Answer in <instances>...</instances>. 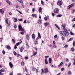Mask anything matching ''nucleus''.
Masks as SVG:
<instances>
[{
    "label": "nucleus",
    "mask_w": 75,
    "mask_h": 75,
    "mask_svg": "<svg viewBox=\"0 0 75 75\" xmlns=\"http://www.w3.org/2000/svg\"><path fill=\"white\" fill-rule=\"evenodd\" d=\"M35 45H37L38 44V42L37 41H35Z\"/></svg>",
    "instance_id": "c03bdc74"
},
{
    "label": "nucleus",
    "mask_w": 75,
    "mask_h": 75,
    "mask_svg": "<svg viewBox=\"0 0 75 75\" xmlns=\"http://www.w3.org/2000/svg\"><path fill=\"white\" fill-rule=\"evenodd\" d=\"M37 54V52H34V53H33V55L35 56V55H36Z\"/></svg>",
    "instance_id": "cd10ccee"
},
{
    "label": "nucleus",
    "mask_w": 75,
    "mask_h": 75,
    "mask_svg": "<svg viewBox=\"0 0 75 75\" xmlns=\"http://www.w3.org/2000/svg\"><path fill=\"white\" fill-rule=\"evenodd\" d=\"M73 46H74L75 45V41H74L73 43Z\"/></svg>",
    "instance_id": "603ef678"
},
{
    "label": "nucleus",
    "mask_w": 75,
    "mask_h": 75,
    "mask_svg": "<svg viewBox=\"0 0 75 75\" xmlns=\"http://www.w3.org/2000/svg\"><path fill=\"white\" fill-rule=\"evenodd\" d=\"M70 35H74V34L72 32H70Z\"/></svg>",
    "instance_id": "58836bf2"
},
{
    "label": "nucleus",
    "mask_w": 75,
    "mask_h": 75,
    "mask_svg": "<svg viewBox=\"0 0 75 75\" xmlns=\"http://www.w3.org/2000/svg\"><path fill=\"white\" fill-rule=\"evenodd\" d=\"M72 13H74V12L75 11V10L73 9V10H72Z\"/></svg>",
    "instance_id": "4d7b16f0"
},
{
    "label": "nucleus",
    "mask_w": 75,
    "mask_h": 75,
    "mask_svg": "<svg viewBox=\"0 0 75 75\" xmlns=\"http://www.w3.org/2000/svg\"><path fill=\"white\" fill-rule=\"evenodd\" d=\"M2 9H0V13H1V14H3V13H4V11L2 10Z\"/></svg>",
    "instance_id": "f3484780"
},
{
    "label": "nucleus",
    "mask_w": 75,
    "mask_h": 75,
    "mask_svg": "<svg viewBox=\"0 0 75 75\" xmlns=\"http://www.w3.org/2000/svg\"><path fill=\"white\" fill-rule=\"evenodd\" d=\"M59 11V10L58 9V8H56L54 10V13H55V14H57V13H58Z\"/></svg>",
    "instance_id": "39448f33"
},
{
    "label": "nucleus",
    "mask_w": 75,
    "mask_h": 75,
    "mask_svg": "<svg viewBox=\"0 0 75 75\" xmlns=\"http://www.w3.org/2000/svg\"><path fill=\"white\" fill-rule=\"evenodd\" d=\"M6 48L8 50H11V47L10 46H7Z\"/></svg>",
    "instance_id": "a878e982"
},
{
    "label": "nucleus",
    "mask_w": 75,
    "mask_h": 75,
    "mask_svg": "<svg viewBox=\"0 0 75 75\" xmlns=\"http://www.w3.org/2000/svg\"><path fill=\"white\" fill-rule=\"evenodd\" d=\"M66 61L67 62H68L69 61V59H68L66 58Z\"/></svg>",
    "instance_id": "f704fd0d"
},
{
    "label": "nucleus",
    "mask_w": 75,
    "mask_h": 75,
    "mask_svg": "<svg viewBox=\"0 0 75 75\" xmlns=\"http://www.w3.org/2000/svg\"><path fill=\"white\" fill-rule=\"evenodd\" d=\"M21 34L22 35H24V32H21Z\"/></svg>",
    "instance_id": "e2e57ef3"
},
{
    "label": "nucleus",
    "mask_w": 75,
    "mask_h": 75,
    "mask_svg": "<svg viewBox=\"0 0 75 75\" xmlns=\"http://www.w3.org/2000/svg\"><path fill=\"white\" fill-rule=\"evenodd\" d=\"M73 40V38H70L69 40H68V42H69V41H72Z\"/></svg>",
    "instance_id": "7c9ffc66"
},
{
    "label": "nucleus",
    "mask_w": 75,
    "mask_h": 75,
    "mask_svg": "<svg viewBox=\"0 0 75 75\" xmlns=\"http://www.w3.org/2000/svg\"><path fill=\"white\" fill-rule=\"evenodd\" d=\"M54 25H55V26H56V28H58L59 30H61L60 28H59V26H58V25L57 24H54Z\"/></svg>",
    "instance_id": "9d476101"
},
{
    "label": "nucleus",
    "mask_w": 75,
    "mask_h": 75,
    "mask_svg": "<svg viewBox=\"0 0 75 75\" xmlns=\"http://www.w3.org/2000/svg\"><path fill=\"white\" fill-rule=\"evenodd\" d=\"M14 22H17V18H15L14 19Z\"/></svg>",
    "instance_id": "2f4dec72"
},
{
    "label": "nucleus",
    "mask_w": 75,
    "mask_h": 75,
    "mask_svg": "<svg viewBox=\"0 0 75 75\" xmlns=\"http://www.w3.org/2000/svg\"><path fill=\"white\" fill-rule=\"evenodd\" d=\"M9 15H10V16H11V15H12V13L11 12H9Z\"/></svg>",
    "instance_id": "864d4df0"
},
{
    "label": "nucleus",
    "mask_w": 75,
    "mask_h": 75,
    "mask_svg": "<svg viewBox=\"0 0 75 75\" xmlns=\"http://www.w3.org/2000/svg\"><path fill=\"white\" fill-rule=\"evenodd\" d=\"M60 33L63 36H64V37H66V35L64 31H61L60 32Z\"/></svg>",
    "instance_id": "20e7f679"
},
{
    "label": "nucleus",
    "mask_w": 75,
    "mask_h": 75,
    "mask_svg": "<svg viewBox=\"0 0 75 75\" xmlns=\"http://www.w3.org/2000/svg\"><path fill=\"white\" fill-rule=\"evenodd\" d=\"M42 11V8L41 7L40 8L39 10V13L41 12Z\"/></svg>",
    "instance_id": "c756f323"
},
{
    "label": "nucleus",
    "mask_w": 75,
    "mask_h": 75,
    "mask_svg": "<svg viewBox=\"0 0 75 75\" xmlns=\"http://www.w3.org/2000/svg\"><path fill=\"white\" fill-rule=\"evenodd\" d=\"M74 4H75V3H73L72 4H71V5H70L67 7V9L68 10H69L70 8H72V7H73L74 6Z\"/></svg>",
    "instance_id": "f03ea898"
},
{
    "label": "nucleus",
    "mask_w": 75,
    "mask_h": 75,
    "mask_svg": "<svg viewBox=\"0 0 75 75\" xmlns=\"http://www.w3.org/2000/svg\"><path fill=\"white\" fill-rule=\"evenodd\" d=\"M66 25L65 24V23H63L62 24V27L63 29H65V28Z\"/></svg>",
    "instance_id": "4468645a"
},
{
    "label": "nucleus",
    "mask_w": 75,
    "mask_h": 75,
    "mask_svg": "<svg viewBox=\"0 0 75 75\" xmlns=\"http://www.w3.org/2000/svg\"><path fill=\"white\" fill-rule=\"evenodd\" d=\"M5 53H6V52H5V51H4V50H3L2 51L3 54L4 55V54H5Z\"/></svg>",
    "instance_id": "8fccbe9b"
},
{
    "label": "nucleus",
    "mask_w": 75,
    "mask_h": 75,
    "mask_svg": "<svg viewBox=\"0 0 75 75\" xmlns=\"http://www.w3.org/2000/svg\"><path fill=\"white\" fill-rule=\"evenodd\" d=\"M57 17H62V15L60 14L57 15Z\"/></svg>",
    "instance_id": "c85d7f7f"
},
{
    "label": "nucleus",
    "mask_w": 75,
    "mask_h": 75,
    "mask_svg": "<svg viewBox=\"0 0 75 75\" xmlns=\"http://www.w3.org/2000/svg\"><path fill=\"white\" fill-rule=\"evenodd\" d=\"M41 20H38V24H41Z\"/></svg>",
    "instance_id": "b1692460"
},
{
    "label": "nucleus",
    "mask_w": 75,
    "mask_h": 75,
    "mask_svg": "<svg viewBox=\"0 0 75 75\" xmlns=\"http://www.w3.org/2000/svg\"><path fill=\"white\" fill-rule=\"evenodd\" d=\"M41 3L42 6H44V2L42 1H41Z\"/></svg>",
    "instance_id": "4c0bfd02"
},
{
    "label": "nucleus",
    "mask_w": 75,
    "mask_h": 75,
    "mask_svg": "<svg viewBox=\"0 0 75 75\" xmlns=\"http://www.w3.org/2000/svg\"><path fill=\"white\" fill-rule=\"evenodd\" d=\"M38 37L39 38H41V35L40 34V33H39V32H38Z\"/></svg>",
    "instance_id": "dca6fc26"
},
{
    "label": "nucleus",
    "mask_w": 75,
    "mask_h": 75,
    "mask_svg": "<svg viewBox=\"0 0 75 75\" xmlns=\"http://www.w3.org/2000/svg\"><path fill=\"white\" fill-rule=\"evenodd\" d=\"M32 16L35 18L37 17V15L36 14H33L32 15Z\"/></svg>",
    "instance_id": "2eb2a0df"
},
{
    "label": "nucleus",
    "mask_w": 75,
    "mask_h": 75,
    "mask_svg": "<svg viewBox=\"0 0 75 75\" xmlns=\"http://www.w3.org/2000/svg\"><path fill=\"white\" fill-rule=\"evenodd\" d=\"M16 7L17 8H19V9H20V8H21V7L20 6H17V5L16 6Z\"/></svg>",
    "instance_id": "bb28decb"
},
{
    "label": "nucleus",
    "mask_w": 75,
    "mask_h": 75,
    "mask_svg": "<svg viewBox=\"0 0 75 75\" xmlns=\"http://www.w3.org/2000/svg\"><path fill=\"white\" fill-rule=\"evenodd\" d=\"M17 46L15 45L14 47V49H17Z\"/></svg>",
    "instance_id": "052dcab7"
},
{
    "label": "nucleus",
    "mask_w": 75,
    "mask_h": 75,
    "mask_svg": "<svg viewBox=\"0 0 75 75\" xmlns=\"http://www.w3.org/2000/svg\"><path fill=\"white\" fill-rule=\"evenodd\" d=\"M61 71H64V68H62L61 69Z\"/></svg>",
    "instance_id": "bf43d9fd"
},
{
    "label": "nucleus",
    "mask_w": 75,
    "mask_h": 75,
    "mask_svg": "<svg viewBox=\"0 0 75 75\" xmlns=\"http://www.w3.org/2000/svg\"><path fill=\"white\" fill-rule=\"evenodd\" d=\"M26 22H27V21L26 20H25V21L23 22L24 24H25L26 23Z\"/></svg>",
    "instance_id": "13d9d810"
},
{
    "label": "nucleus",
    "mask_w": 75,
    "mask_h": 75,
    "mask_svg": "<svg viewBox=\"0 0 75 75\" xmlns=\"http://www.w3.org/2000/svg\"><path fill=\"white\" fill-rule=\"evenodd\" d=\"M49 63H50V64H51V62H52L51 59V58H49Z\"/></svg>",
    "instance_id": "393cba45"
},
{
    "label": "nucleus",
    "mask_w": 75,
    "mask_h": 75,
    "mask_svg": "<svg viewBox=\"0 0 75 75\" xmlns=\"http://www.w3.org/2000/svg\"><path fill=\"white\" fill-rule=\"evenodd\" d=\"M12 42H13V43H15V40H14V39H12Z\"/></svg>",
    "instance_id": "49530a36"
},
{
    "label": "nucleus",
    "mask_w": 75,
    "mask_h": 75,
    "mask_svg": "<svg viewBox=\"0 0 75 75\" xmlns=\"http://www.w3.org/2000/svg\"><path fill=\"white\" fill-rule=\"evenodd\" d=\"M48 57H49V56H45V59H47V58H48Z\"/></svg>",
    "instance_id": "680f3d73"
},
{
    "label": "nucleus",
    "mask_w": 75,
    "mask_h": 75,
    "mask_svg": "<svg viewBox=\"0 0 75 75\" xmlns=\"http://www.w3.org/2000/svg\"><path fill=\"white\" fill-rule=\"evenodd\" d=\"M9 65L11 68H13V64L11 63V62H10L9 63Z\"/></svg>",
    "instance_id": "6e6552de"
},
{
    "label": "nucleus",
    "mask_w": 75,
    "mask_h": 75,
    "mask_svg": "<svg viewBox=\"0 0 75 75\" xmlns=\"http://www.w3.org/2000/svg\"><path fill=\"white\" fill-rule=\"evenodd\" d=\"M9 75H13V72H12L10 73Z\"/></svg>",
    "instance_id": "774afa93"
},
{
    "label": "nucleus",
    "mask_w": 75,
    "mask_h": 75,
    "mask_svg": "<svg viewBox=\"0 0 75 75\" xmlns=\"http://www.w3.org/2000/svg\"><path fill=\"white\" fill-rule=\"evenodd\" d=\"M45 63L46 64H48V61L47 60V59H45Z\"/></svg>",
    "instance_id": "6ab92c4d"
},
{
    "label": "nucleus",
    "mask_w": 75,
    "mask_h": 75,
    "mask_svg": "<svg viewBox=\"0 0 75 75\" xmlns=\"http://www.w3.org/2000/svg\"><path fill=\"white\" fill-rule=\"evenodd\" d=\"M13 54L14 55H17V53L16 52H15V51H13Z\"/></svg>",
    "instance_id": "e433bc0d"
},
{
    "label": "nucleus",
    "mask_w": 75,
    "mask_h": 75,
    "mask_svg": "<svg viewBox=\"0 0 75 75\" xmlns=\"http://www.w3.org/2000/svg\"><path fill=\"white\" fill-rule=\"evenodd\" d=\"M19 3H21V4H23V3L22 0H19Z\"/></svg>",
    "instance_id": "473e14b6"
},
{
    "label": "nucleus",
    "mask_w": 75,
    "mask_h": 75,
    "mask_svg": "<svg viewBox=\"0 0 75 75\" xmlns=\"http://www.w3.org/2000/svg\"><path fill=\"white\" fill-rule=\"evenodd\" d=\"M18 27L19 31H24V29L22 28L21 25H19Z\"/></svg>",
    "instance_id": "7ed1b4c3"
},
{
    "label": "nucleus",
    "mask_w": 75,
    "mask_h": 75,
    "mask_svg": "<svg viewBox=\"0 0 75 75\" xmlns=\"http://www.w3.org/2000/svg\"><path fill=\"white\" fill-rule=\"evenodd\" d=\"M58 3L59 4V5L57 3V5H59V6H61V5H62V2H61V1H58Z\"/></svg>",
    "instance_id": "1a4fd4ad"
},
{
    "label": "nucleus",
    "mask_w": 75,
    "mask_h": 75,
    "mask_svg": "<svg viewBox=\"0 0 75 75\" xmlns=\"http://www.w3.org/2000/svg\"><path fill=\"white\" fill-rule=\"evenodd\" d=\"M71 51H72V52H74L75 51V48L74 47H72L71 48Z\"/></svg>",
    "instance_id": "a211bd4d"
},
{
    "label": "nucleus",
    "mask_w": 75,
    "mask_h": 75,
    "mask_svg": "<svg viewBox=\"0 0 75 75\" xmlns=\"http://www.w3.org/2000/svg\"><path fill=\"white\" fill-rule=\"evenodd\" d=\"M20 42H18L16 44V46H18L19 45H20Z\"/></svg>",
    "instance_id": "c9c22d12"
},
{
    "label": "nucleus",
    "mask_w": 75,
    "mask_h": 75,
    "mask_svg": "<svg viewBox=\"0 0 75 75\" xmlns=\"http://www.w3.org/2000/svg\"><path fill=\"white\" fill-rule=\"evenodd\" d=\"M71 71H69L68 72V74H71Z\"/></svg>",
    "instance_id": "338daca9"
},
{
    "label": "nucleus",
    "mask_w": 75,
    "mask_h": 75,
    "mask_svg": "<svg viewBox=\"0 0 75 75\" xmlns=\"http://www.w3.org/2000/svg\"><path fill=\"white\" fill-rule=\"evenodd\" d=\"M5 21L6 22V24H8V19L6 18L5 20Z\"/></svg>",
    "instance_id": "aec40b11"
},
{
    "label": "nucleus",
    "mask_w": 75,
    "mask_h": 75,
    "mask_svg": "<svg viewBox=\"0 0 75 75\" xmlns=\"http://www.w3.org/2000/svg\"><path fill=\"white\" fill-rule=\"evenodd\" d=\"M21 8H24V5L23 4H21Z\"/></svg>",
    "instance_id": "a19ab883"
},
{
    "label": "nucleus",
    "mask_w": 75,
    "mask_h": 75,
    "mask_svg": "<svg viewBox=\"0 0 75 75\" xmlns=\"http://www.w3.org/2000/svg\"><path fill=\"white\" fill-rule=\"evenodd\" d=\"M71 65V63H69V65L68 66V67H70Z\"/></svg>",
    "instance_id": "37998d69"
},
{
    "label": "nucleus",
    "mask_w": 75,
    "mask_h": 75,
    "mask_svg": "<svg viewBox=\"0 0 75 75\" xmlns=\"http://www.w3.org/2000/svg\"><path fill=\"white\" fill-rule=\"evenodd\" d=\"M57 37H58L57 35H56L54 36V37L55 38H57Z\"/></svg>",
    "instance_id": "69168bd1"
},
{
    "label": "nucleus",
    "mask_w": 75,
    "mask_h": 75,
    "mask_svg": "<svg viewBox=\"0 0 75 75\" xmlns=\"http://www.w3.org/2000/svg\"><path fill=\"white\" fill-rule=\"evenodd\" d=\"M23 50H24V48H23V47H21L20 49V51L21 52L23 51Z\"/></svg>",
    "instance_id": "4be33fe9"
},
{
    "label": "nucleus",
    "mask_w": 75,
    "mask_h": 75,
    "mask_svg": "<svg viewBox=\"0 0 75 75\" xmlns=\"http://www.w3.org/2000/svg\"><path fill=\"white\" fill-rule=\"evenodd\" d=\"M63 64V62H61L60 64H59L58 66V67H61V66H62V64Z\"/></svg>",
    "instance_id": "5701e85b"
},
{
    "label": "nucleus",
    "mask_w": 75,
    "mask_h": 75,
    "mask_svg": "<svg viewBox=\"0 0 75 75\" xmlns=\"http://www.w3.org/2000/svg\"><path fill=\"white\" fill-rule=\"evenodd\" d=\"M4 69H2L1 70H0V71H1V72H4Z\"/></svg>",
    "instance_id": "72a5a7b5"
},
{
    "label": "nucleus",
    "mask_w": 75,
    "mask_h": 75,
    "mask_svg": "<svg viewBox=\"0 0 75 75\" xmlns=\"http://www.w3.org/2000/svg\"><path fill=\"white\" fill-rule=\"evenodd\" d=\"M68 45H65V46H64V48H67V47H68Z\"/></svg>",
    "instance_id": "5fc2aeb1"
},
{
    "label": "nucleus",
    "mask_w": 75,
    "mask_h": 75,
    "mask_svg": "<svg viewBox=\"0 0 75 75\" xmlns=\"http://www.w3.org/2000/svg\"><path fill=\"white\" fill-rule=\"evenodd\" d=\"M38 68H39L38 67L37 69H36V73H37V72H38Z\"/></svg>",
    "instance_id": "09e8293b"
},
{
    "label": "nucleus",
    "mask_w": 75,
    "mask_h": 75,
    "mask_svg": "<svg viewBox=\"0 0 75 75\" xmlns=\"http://www.w3.org/2000/svg\"><path fill=\"white\" fill-rule=\"evenodd\" d=\"M64 29V32L65 34L66 37H67V36H68V35H69V33L67 29L65 28Z\"/></svg>",
    "instance_id": "f257e3e1"
},
{
    "label": "nucleus",
    "mask_w": 75,
    "mask_h": 75,
    "mask_svg": "<svg viewBox=\"0 0 75 75\" xmlns=\"http://www.w3.org/2000/svg\"><path fill=\"white\" fill-rule=\"evenodd\" d=\"M32 37L34 40H35V35L34 34H33L32 35Z\"/></svg>",
    "instance_id": "f8f14e48"
},
{
    "label": "nucleus",
    "mask_w": 75,
    "mask_h": 75,
    "mask_svg": "<svg viewBox=\"0 0 75 75\" xmlns=\"http://www.w3.org/2000/svg\"><path fill=\"white\" fill-rule=\"evenodd\" d=\"M6 2L9 5H10V6L12 5V4L11 2H10V1L8 0H6Z\"/></svg>",
    "instance_id": "0eeeda50"
},
{
    "label": "nucleus",
    "mask_w": 75,
    "mask_h": 75,
    "mask_svg": "<svg viewBox=\"0 0 75 75\" xmlns=\"http://www.w3.org/2000/svg\"><path fill=\"white\" fill-rule=\"evenodd\" d=\"M26 46L27 48H29V46L28 45V43H26Z\"/></svg>",
    "instance_id": "3c124183"
},
{
    "label": "nucleus",
    "mask_w": 75,
    "mask_h": 75,
    "mask_svg": "<svg viewBox=\"0 0 75 75\" xmlns=\"http://www.w3.org/2000/svg\"><path fill=\"white\" fill-rule=\"evenodd\" d=\"M48 71V69L47 68H45L44 69V72L45 74H47Z\"/></svg>",
    "instance_id": "423d86ee"
},
{
    "label": "nucleus",
    "mask_w": 75,
    "mask_h": 75,
    "mask_svg": "<svg viewBox=\"0 0 75 75\" xmlns=\"http://www.w3.org/2000/svg\"><path fill=\"white\" fill-rule=\"evenodd\" d=\"M35 69H36V68H35L33 67L32 69L33 71H35Z\"/></svg>",
    "instance_id": "de8ad7c7"
},
{
    "label": "nucleus",
    "mask_w": 75,
    "mask_h": 75,
    "mask_svg": "<svg viewBox=\"0 0 75 75\" xmlns=\"http://www.w3.org/2000/svg\"><path fill=\"white\" fill-rule=\"evenodd\" d=\"M26 38L27 39V40H29L30 39V38H29V35H28V34H27L26 36Z\"/></svg>",
    "instance_id": "9b49d317"
},
{
    "label": "nucleus",
    "mask_w": 75,
    "mask_h": 75,
    "mask_svg": "<svg viewBox=\"0 0 75 75\" xmlns=\"http://www.w3.org/2000/svg\"><path fill=\"white\" fill-rule=\"evenodd\" d=\"M13 27H14V28H17V25L16 24H14L13 26Z\"/></svg>",
    "instance_id": "ea45409f"
},
{
    "label": "nucleus",
    "mask_w": 75,
    "mask_h": 75,
    "mask_svg": "<svg viewBox=\"0 0 75 75\" xmlns=\"http://www.w3.org/2000/svg\"><path fill=\"white\" fill-rule=\"evenodd\" d=\"M16 10L17 11H18V12H19L20 14H22V13L20 11H18V10L16 9Z\"/></svg>",
    "instance_id": "79ce46f5"
},
{
    "label": "nucleus",
    "mask_w": 75,
    "mask_h": 75,
    "mask_svg": "<svg viewBox=\"0 0 75 75\" xmlns=\"http://www.w3.org/2000/svg\"><path fill=\"white\" fill-rule=\"evenodd\" d=\"M49 24H50V23L49 22L45 23H44V25L45 26H47V25H49Z\"/></svg>",
    "instance_id": "ddd939ff"
},
{
    "label": "nucleus",
    "mask_w": 75,
    "mask_h": 75,
    "mask_svg": "<svg viewBox=\"0 0 75 75\" xmlns=\"http://www.w3.org/2000/svg\"><path fill=\"white\" fill-rule=\"evenodd\" d=\"M41 72L42 74H44V70L43 69H41Z\"/></svg>",
    "instance_id": "412c9836"
},
{
    "label": "nucleus",
    "mask_w": 75,
    "mask_h": 75,
    "mask_svg": "<svg viewBox=\"0 0 75 75\" xmlns=\"http://www.w3.org/2000/svg\"><path fill=\"white\" fill-rule=\"evenodd\" d=\"M21 65H24V62H22L21 63Z\"/></svg>",
    "instance_id": "6e6d98bb"
},
{
    "label": "nucleus",
    "mask_w": 75,
    "mask_h": 75,
    "mask_svg": "<svg viewBox=\"0 0 75 75\" xmlns=\"http://www.w3.org/2000/svg\"><path fill=\"white\" fill-rule=\"evenodd\" d=\"M25 59H28V57H25Z\"/></svg>",
    "instance_id": "0e129e2a"
},
{
    "label": "nucleus",
    "mask_w": 75,
    "mask_h": 75,
    "mask_svg": "<svg viewBox=\"0 0 75 75\" xmlns=\"http://www.w3.org/2000/svg\"><path fill=\"white\" fill-rule=\"evenodd\" d=\"M44 20H45V21H47V19H48L47 18V17H44Z\"/></svg>",
    "instance_id": "a18cd8bd"
}]
</instances>
